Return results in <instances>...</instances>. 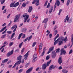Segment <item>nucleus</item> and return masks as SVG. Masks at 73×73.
<instances>
[{
	"label": "nucleus",
	"instance_id": "nucleus-1",
	"mask_svg": "<svg viewBox=\"0 0 73 73\" xmlns=\"http://www.w3.org/2000/svg\"><path fill=\"white\" fill-rule=\"evenodd\" d=\"M22 17H24V20L23 21L24 23H26L27 19L29 18V15L27 13L24 14L22 16Z\"/></svg>",
	"mask_w": 73,
	"mask_h": 73
},
{
	"label": "nucleus",
	"instance_id": "nucleus-2",
	"mask_svg": "<svg viewBox=\"0 0 73 73\" xmlns=\"http://www.w3.org/2000/svg\"><path fill=\"white\" fill-rule=\"evenodd\" d=\"M13 50H12L11 51H9L8 52L6 55V56L7 57H8L10 56H11L12 54H13Z\"/></svg>",
	"mask_w": 73,
	"mask_h": 73
},
{
	"label": "nucleus",
	"instance_id": "nucleus-3",
	"mask_svg": "<svg viewBox=\"0 0 73 73\" xmlns=\"http://www.w3.org/2000/svg\"><path fill=\"white\" fill-rule=\"evenodd\" d=\"M17 26L16 25H14L11 28V29L13 30V29H14V28L15 29L13 30V32H15L16 31V29H17Z\"/></svg>",
	"mask_w": 73,
	"mask_h": 73
},
{
	"label": "nucleus",
	"instance_id": "nucleus-4",
	"mask_svg": "<svg viewBox=\"0 0 73 73\" xmlns=\"http://www.w3.org/2000/svg\"><path fill=\"white\" fill-rule=\"evenodd\" d=\"M56 56V52L55 51H52V58H55Z\"/></svg>",
	"mask_w": 73,
	"mask_h": 73
},
{
	"label": "nucleus",
	"instance_id": "nucleus-5",
	"mask_svg": "<svg viewBox=\"0 0 73 73\" xmlns=\"http://www.w3.org/2000/svg\"><path fill=\"white\" fill-rule=\"evenodd\" d=\"M21 62V60H19V61H18L17 62H16L14 66L12 67L13 68H14L15 67H16V65H19V64H20Z\"/></svg>",
	"mask_w": 73,
	"mask_h": 73
},
{
	"label": "nucleus",
	"instance_id": "nucleus-6",
	"mask_svg": "<svg viewBox=\"0 0 73 73\" xmlns=\"http://www.w3.org/2000/svg\"><path fill=\"white\" fill-rule=\"evenodd\" d=\"M58 63L59 64H61L62 63V57H60L58 59Z\"/></svg>",
	"mask_w": 73,
	"mask_h": 73
},
{
	"label": "nucleus",
	"instance_id": "nucleus-7",
	"mask_svg": "<svg viewBox=\"0 0 73 73\" xmlns=\"http://www.w3.org/2000/svg\"><path fill=\"white\" fill-rule=\"evenodd\" d=\"M56 66H54V65H52L51 66H50V67L49 68V70H52V69H54L55 68H56Z\"/></svg>",
	"mask_w": 73,
	"mask_h": 73
},
{
	"label": "nucleus",
	"instance_id": "nucleus-8",
	"mask_svg": "<svg viewBox=\"0 0 73 73\" xmlns=\"http://www.w3.org/2000/svg\"><path fill=\"white\" fill-rule=\"evenodd\" d=\"M46 67H47L46 64L44 63L42 65V68L43 70H45L46 68Z\"/></svg>",
	"mask_w": 73,
	"mask_h": 73
},
{
	"label": "nucleus",
	"instance_id": "nucleus-9",
	"mask_svg": "<svg viewBox=\"0 0 73 73\" xmlns=\"http://www.w3.org/2000/svg\"><path fill=\"white\" fill-rule=\"evenodd\" d=\"M19 18V17H18V15H16L14 20V23H16L17 22Z\"/></svg>",
	"mask_w": 73,
	"mask_h": 73
},
{
	"label": "nucleus",
	"instance_id": "nucleus-10",
	"mask_svg": "<svg viewBox=\"0 0 73 73\" xmlns=\"http://www.w3.org/2000/svg\"><path fill=\"white\" fill-rule=\"evenodd\" d=\"M60 40L59 42L58 45H62V44H63V39L62 38L61 39L60 38Z\"/></svg>",
	"mask_w": 73,
	"mask_h": 73
},
{
	"label": "nucleus",
	"instance_id": "nucleus-11",
	"mask_svg": "<svg viewBox=\"0 0 73 73\" xmlns=\"http://www.w3.org/2000/svg\"><path fill=\"white\" fill-rule=\"evenodd\" d=\"M28 53H29V51H28L26 54L24 55V56L25 57V60H27V58H28V56H29V54H28Z\"/></svg>",
	"mask_w": 73,
	"mask_h": 73
},
{
	"label": "nucleus",
	"instance_id": "nucleus-12",
	"mask_svg": "<svg viewBox=\"0 0 73 73\" xmlns=\"http://www.w3.org/2000/svg\"><path fill=\"white\" fill-rule=\"evenodd\" d=\"M55 4L56 5L58 6V7H59V6H60V1L58 0H57L56 1V3H55Z\"/></svg>",
	"mask_w": 73,
	"mask_h": 73
},
{
	"label": "nucleus",
	"instance_id": "nucleus-13",
	"mask_svg": "<svg viewBox=\"0 0 73 73\" xmlns=\"http://www.w3.org/2000/svg\"><path fill=\"white\" fill-rule=\"evenodd\" d=\"M60 38H58L54 42V45H56L57 43H58V41L60 40Z\"/></svg>",
	"mask_w": 73,
	"mask_h": 73
},
{
	"label": "nucleus",
	"instance_id": "nucleus-14",
	"mask_svg": "<svg viewBox=\"0 0 73 73\" xmlns=\"http://www.w3.org/2000/svg\"><path fill=\"white\" fill-rule=\"evenodd\" d=\"M22 57V56H21V55H19L17 57V61H21Z\"/></svg>",
	"mask_w": 73,
	"mask_h": 73
},
{
	"label": "nucleus",
	"instance_id": "nucleus-15",
	"mask_svg": "<svg viewBox=\"0 0 73 73\" xmlns=\"http://www.w3.org/2000/svg\"><path fill=\"white\" fill-rule=\"evenodd\" d=\"M48 18H46L42 22V23H46L48 21Z\"/></svg>",
	"mask_w": 73,
	"mask_h": 73
},
{
	"label": "nucleus",
	"instance_id": "nucleus-16",
	"mask_svg": "<svg viewBox=\"0 0 73 73\" xmlns=\"http://www.w3.org/2000/svg\"><path fill=\"white\" fill-rule=\"evenodd\" d=\"M53 47L51 48H50V49H49V51H48L47 53V54H49V53H50L51 51H52H52H53Z\"/></svg>",
	"mask_w": 73,
	"mask_h": 73
},
{
	"label": "nucleus",
	"instance_id": "nucleus-17",
	"mask_svg": "<svg viewBox=\"0 0 73 73\" xmlns=\"http://www.w3.org/2000/svg\"><path fill=\"white\" fill-rule=\"evenodd\" d=\"M35 2V5L36 6H38L39 5V0H36Z\"/></svg>",
	"mask_w": 73,
	"mask_h": 73
},
{
	"label": "nucleus",
	"instance_id": "nucleus-18",
	"mask_svg": "<svg viewBox=\"0 0 73 73\" xmlns=\"http://www.w3.org/2000/svg\"><path fill=\"white\" fill-rule=\"evenodd\" d=\"M43 45L42 43H40L39 47V50H41L42 49Z\"/></svg>",
	"mask_w": 73,
	"mask_h": 73
},
{
	"label": "nucleus",
	"instance_id": "nucleus-19",
	"mask_svg": "<svg viewBox=\"0 0 73 73\" xmlns=\"http://www.w3.org/2000/svg\"><path fill=\"white\" fill-rule=\"evenodd\" d=\"M32 9H33L32 7V6L30 7L28 10V12H29V13H31L32 11Z\"/></svg>",
	"mask_w": 73,
	"mask_h": 73
},
{
	"label": "nucleus",
	"instance_id": "nucleus-20",
	"mask_svg": "<svg viewBox=\"0 0 73 73\" xmlns=\"http://www.w3.org/2000/svg\"><path fill=\"white\" fill-rule=\"evenodd\" d=\"M7 28V26H5V27H4L0 31V32L1 33V32H2L3 31H4L5 29Z\"/></svg>",
	"mask_w": 73,
	"mask_h": 73
},
{
	"label": "nucleus",
	"instance_id": "nucleus-21",
	"mask_svg": "<svg viewBox=\"0 0 73 73\" xmlns=\"http://www.w3.org/2000/svg\"><path fill=\"white\" fill-rule=\"evenodd\" d=\"M8 61V59H5L3 60H2V63H5V62H7V61Z\"/></svg>",
	"mask_w": 73,
	"mask_h": 73
},
{
	"label": "nucleus",
	"instance_id": "nucleus-22",
	"mask_svg": "<svg viewBox=\"0 0 73 73\" xmlns=\"http://www.w3.org/2000/svg\"><path fill=\"white\" fill-rule=\"evenodd\" d=\"M19 2H17V3H15V4L14 5L13 7H16L17 6H18L19 5Z\"/></svg>",
	"mask_w": 73,
	"mask_h": 73
},
{
	"label": "nucleus",
	"instance_id": "nucleus-23",
	"mask_svg": "<svg viewBox=\"0 0 73 73\" xmlns=\"http://www.w3.org/2000/svg\"><path fill=\"white\" fill-rule=\"evenodd\" d=\"M63 50L64 48L62 49V50L61 51H62V54H65L66 53V51H65V50Z\"/></svg>",
	"mask_w": 73,
	"mask_h": 73
},
{
	"label": "nucleus",
	"instance_id": "nucleus-24",
	"mask_svg": "<svg viewBox=\"0 0 73 73\" xmlns=\"http://www.w3.org/2000/svg\"><path fill=\"white\" fill-rule=\"evenodd\" d=\"M62 72L63 73H67L68 71L65 69H64L62 70Z\"/></svg>",
	"mask_w": 73,
	"mask_h": 73
},
{
	"label": "nucleus",
	"instance_id": "nucleus-25",
	"mask_svg": "<svg viewBox=\"0 0 73 73\" xmlns=\"http://www.w3.org/2000/svg\"><path fill=\"white\" fill-rule=\"evenodd\" d=\"M62 39H63V41H64L65 42L68 41V39H67V36H66L65 38H63Z\"/></svg>",
	"mask_w": 73,
	"mask_h": 73
},
{
	"label": "nucleus",
	"instance_id": "nucleus-26",
	"mask_svg": "<svg viewBox=\"0 0 73 73\" xmlns=\"http://www.w3.org/2000/svg\"><path fill=\"white\" fill-rule=\"evenodd\" d=\"M51 61H52V60H50L49 61L47 62V64H46L47 65V66H49V64H50V62H51Z\"/></svg>",
	"mask_w": 73,
	"mask_h": 73
},
{
	"label": "nucleus",
	"instance_id": "nucleus-27",
	"mask_svg": "<svg viewBox=\"0 0 73 73\" xmlns=\"http://www.w3.org/2000/svg\"><path fill=\"white\" fill-rule=\"evenodd\" d=\"M53 7H52L51 8V9L49 10V13H51L52 12V11H53Z\"/></svg>",
	"mask_w": 73,
	"mask_h": 73
},
{
	"label": "nucleus",
	"instance_id": "nucleus-28",
	"mask_svg": "<svg viewBox=\"0 0 73 73\" xmlns=\"http://www.w3.org/2000/svg\"><path fill=\"white\" fill-rule=\"evenodd\" d=\"M22 35H23V33H21L19 35V36H18V40H19L20 39V38H21V37L22 36Z\"/></svg>",
	"mask_w": 73,
	"mask_h": 73
},
{
	"label": "nucleus",
	"instance_id": "nucleus-29",
	"mask_svg": "<svg viewBox=\"0 0 73 73\" xmlns=\"http://www.w3.org/2000/svg\"><path fill=\"white\" fill-rule=\"evenodd\" d=\"M70 0H68L66 3L67 6H68V5H69L70 3Z\"/></svg>",
	"mask_w": 73,
	"mask_h": 73
},
{
	"label": "nucleus",
	"instance_id": "nucleus-30",
	"mask_svg": "<svg viewBox=\"0 0 73 73\" xmlns=\"http://www.w3.org/2000/svg\"><path fill=\"white\" fill-rule=\"evenodd\" d=\"M23 42H22L21 43H20L19 45V48H21V46L23 45Z\"/></svg>",
	"mask_w": 73,
	"mask_h": 73
},
{
	"label": "nucleus",
	"instance_id": "nucleus-31",
	"mask_svg": "<svg viewBox=\"0 0 73 73\" xmlns=\"http://www.w3.org/2000/svg\"><path fill=\"white\" fill-rule=\"evenodd\" d=\"M10 8H11V7H14V4H13V3H11L10 4Z\"/></svg>",
	"mask_w": 73,
	"mask_h": 73
},
{
	"label": "nucleus",
	"instance_id": "nucleus-32",
	"mask_svg": "<svg viewBox=\"0 0 73 73\" xmlns=\"http://www.w3.org/2000/svg\"><path fill=\"white\" fill-rule=\"evenodd\" d=\"M58 37H59V35L57 34L56 36L54 38V41H56V39L57 38H58Z\"/></svg>",
	"mask_w": 73,
	"mask_h": 73
},
{
	"label": "nucleus",
	"instance_id": "nucleus-33",
	"mask_svg": "<svg viewBox=\"0 0 73 73\" xmlns=\"http://www.w3.org/2000/svg\"><path fill=\"white\" fill-rule=\"evenodd\" d=\"M37 55L36 54H35L33 55V58H37Z\"/></svg>",
	"mask_w": 73,
	"mask_h": 73
},
{
	"label": "nucleus",
	"instance_id": "nucleus-34",
	"mask_svg": "<svg viewBox=\"0 0 73 73\" xmlns=\"http://www.w3.org/2000/svg\"><path fill=\"white\" fill-rule=\"evenodd\" d=\"M36 60H37V58H33V62H35Z\"/></svg>",
	"mask_w": 73,
	"mask_h": 73
},
{
	"label": "nucleus",
	"instance_id": "nucleus-35",
	"mask_svg": "<svg viewBox=\"0 0 73 73\" xmlns=\"http://www.w3.org/2000/svg\"><path fill=\"white\" fill-rule=\"evenodd\" d=\"M50 58V57H49V56H47L46 57V60H48Z\"/></svg>",
	"mask_w": 73,
	"mask_h": 73
},
{
	"label": "nucleus",
	"instance_id": "nucleus-36",
	"mask_svg": "<svg viewBox=\"0 0 73 73\" xmlns=\"http://www.w3.org/2000/svg\"><path fill=\"white\" fill-rule=\"evenodd\" d=\"M36 42H33V45H32V47H34L35 45H36Z\"/></svg>",
	"mask_w": 73,
	"mask_h": 73
},
{
	"label": "nucleus",
	"instance_id": "nucleus-37",
	"mask_svg": "<svg viewBox=\"0 0 73 73\" xmlns=\"http://www.w3.org/2000/svg\"><path fill=\"white\" fill-rule=\"evenodd\" d=\"M6 35L7 34H5L2 35L1 37L2 38H5V36H6Z\"/></svg>",
	"mask_w": 73,
	"mask_h": 73
},
{
	"label": "nucleus",
	"instance_id": "nucleus-38",
	"mask_svg": "<svg viewBox=\"0 0 73 73\" xmlns=\"http://www.w3.org/2000/svg\"><path fill=\"white\" fill-rule=\"evenodd\" d=\"M32 38V35H31V36H29L28 39V41H29Z\"/></svg>",
	"mask_w": 73,
	"mask_h": 73
},
{
	"label": "nucleus",
	"instance_id": "nucleus-39",
	"mask_svg": "<svg viewBox=\"0 0 73 73\" xmlns=\"http://www.w3.org/2000/svg\"><path fill=\"white\" fill-rule=\"evenodd\" d=\"M62 9H60L59 10V12L58 14V15H60V14H61V12H62Z\"/></svg>",
	"mask_w": 73,
	"mask_h": 73
},
{
	"label": "nucleus",
	"instance_id": "nucleus-40",
	"mask_svg": "<svg viewBox=\"0 0 73 73\" xmlns=\"http://www.w3.org/2000/svg\"><path fill=\"white\" fill-rule=\"evenodd\" d=\"M71 41L72 42V43L73 44V34H72L71 36Z\"/></svg>",
	"mask_w": 73,
	"mask_h": 73
},
{
	"label": "nucleus",
	"instance_id": "nucleus-41",
	"mask_svg": "<svg viewBox=\"0 0 73 73\" xmlns=\"http://www.w3.org/2000/svg\"><path fill=\"white\" fill-rule=\"evenodd\" d=\"M13 44V42H11L9 44V46H11Z\"/></svg>",
	"mask_w": 73,
	"mask_h": 73
},
{
	"label": "nucleus",
	"instance_id": "nucleus-42",
	"mask_svg": "<svg viewBox=\"0 0 73 73\" xmlns=\"http://www.w3.org/2000/svg\"><path fill=\"white\" fill-rule=\"evenodd\" d=\"M7 33H8V34H11V33H12V31H7Z\"/></svg>",
	"mask_w": 73,
	"mask_h": 73
},
{
	"label": "nucleus",
	"instance_id": "nucleus-43",
	"mask_svg": "<svg viewBox=\"0 0 73 73\" xmlns=\"http://www.w3.org/2000/svg\"><path fill=\"white\" fill-rule=\"evenodd\" d=\"M56 53H58V52L59 53V52H60V49L58 48L57 49H56Z\"/></svg>",
	"mask_w": 73,
	"mask_h": 73
},
{
	"label": "nucleus",
	"instance_id": "nucleus-44",
	"mask_svg": "<svg viewBox=\"0 0 73 73\" xmlns=\"http://www.w3.org/2000/svg\"><path fill=\"white\" fill-rule=\"evenodd\" d=\"M24 51V48H23L21 50V54H23V53Z\"/></svg>",
	"mask_w": 73,
	"mask_h": 73
},
{
	"label": "nucleus",
	"instance_id": "nucleus-45",
	"mask_svg": "<svg viewBox=\"0 0 73 73\" xmlns=\"http://www.w3.org/2000/svg\"><path fill=\"white\" fill-rule=\"evenodd\" d=\"M23 7H26V4L25 3H24L22 5Z\"/></svg>",
	"mask_w": 73,
	"mask_h": 73
},
{
	"label": "nucleus",
	"instance_id": "nucleus-46",
	"mask_svg": "<svg viewBox=\"0 0 73 73\" xmlns=\"http://www.w3.org/2000/svg\"><path fill=\"white\" fill-rule=\"evenodd\" d=\"M12 21L11 20L10 21V22L8 24V27H10V26L11 25V24H12Z\"/></svg>",
	"mask_w": 73,
	"mask_h": 73
},
{
	"label": "nucleus",
	"instance_id": "nucleus-47",
	"mask_svg": "<svg viewBox=\"0 0 73 73\" xmlns=\"http://www.w3.org/2000/svg\"><path fill=\"white\" fill-rule=\"evenodd\" d=\"M23 70V69H20L19 71V73H21V72H22Z\"/></svg>",
	"mask_w": 73,
	"mask_h": 73
},
{
	"label": "nucleus",
	"instance_id": "nucleus-48",
	"mask_svg": "<svg viewBox=\"0 0 73 73\" xmlns=\"http://www.w3.org/2000/svg\"><path fill=\"white\" fill-rule=\"evenodd\" d=\"M44 54H45V51H43V52L41 54V56H43Z\"/></svg>",
	"mask_w": 73,
	"mask_h": 73
},
{
	"label": "nucleus",
	"instance_id": "nucleus-49",
	"mask_svg": "<svg viewBox=\"0 0 73 73\" xmlns=\"http://www.w3.org/2000/svg\"><path fill=\"white\" fill-rule=\"evenodd\" d=\"M47 4H48V1H46L45 2V4L44 5V6L45 7V6L47 5Z\"/></svg>",
	"mask_w": 73,
	"mask_h": 73
},
{
	"label": "nucleus",
	"instance_id": "nucleus-50",
	"mask_svg": "<svg viewBox=\"0 0 73 73\" xmlns=\"http://www.w3.org/2000/svg\"><path fill=\"white\" fill-rule=\"evenodd\" d=\"M7 29H6L5 31L2 33V34H4L6 32H7Z\"/></svg>",
	"mask_w": 73,
	"mask_h": 73
},
{
	"label": "nucleus",
	"instance_id": "nucleus-51",
	"mask_svg": "<svg viewBox=\"0 0 73 73\" xmlns=\"http://www.w3.org/2000/svg\"><path fill=\"white\" fill-rule=\"evenodd\" d=\"M58 32L57 31V30H56L55 31H54V36H56V35L57 33Z\"/></svg>",
	"mask_w": 73,
	"mask_h": 73
},
{
	"label": "nucleus",
	"instance_id": "nucleus-52",
	"mask_svg": "<svg viewBox=\"0 0 73 73\" xmlns=\"http://www.w3.org/2000/svg\"><path fill=\"white\" fill-rule=\"evenodd\" d=\"M5 0H3V1H2L1 2V4H3L4 3V2H5Z\"/></svg>",
	"mask_w": 73,
	"mask_h": 73
},
{
	"label": "nucleus",
	"instance_id": "nucleus-53",
	"mask_svg": "<svg viewBox=\"0 0 73 73\" xmlns=\"http://www.w3.org/2000/svg\"><path fill=\"white\" fill-rule=\"evenodd\" d=\"M47 25V23H45V24L44 25V29L46 28V27Z\"/></svg>",
	"mask_w": 73,
	"mask_h": 73
},
{
	"label": "nucleus",
	"instance_id": "nucleus-54",
	"mask_svg": "<svg viewBox=\"0 0 73 73\" xmlns=\"http://www.w3.org/2000/svg\"><path fill=\"white\" fill-rule=\"evenodd\" d=\"M50 7V3H49L47 5V6L46 7L47 8H49Z\"/></svg>",
	"mask_w": 73,
	"mask_h": 73
},
{
	"label": "nucleus",
	"instance_id": "nucleus-55",
	"mask_svg": "<svg viewBox=\"0 0 73 73\" xmlns=\"http://www.w3.org/2000/svg\"><path fill=\"white\" fill-rule=\"evenodd\" d=\"M29 63H27L25 65V67L27 68V67H28V66H29Z\"/></svg>",
	"mask_w": 73,
	"mask_h": 73
},
{
	"label": "nucleus",
	"instance_id": "nucleus-56",
	"mask_svg": "<svg viewBox=\"0 0 73 73\" xmlns=\"http://www.w3.org/2000/svg\"><path fill=\"white\" fill-rule=\"evenodd\" d=\"M56 28H57V26L56 25H55V27L54 28V31H55Z\"/></svg>",
	"mask_w": 73,
	"mask_h": 73
},
{
	"label": "nucleus",
	"instance_id": "nucleus-57",
	"mask_svg": "<svg viewBox=\"0 0 73 73\" xmlns=\"http://www.w3.org/2000/svg\"><path fill=\"white\" fill-rule=\"evenodd\" d=\"M72 52H73V50H70L69 54H71Z\"/></svg>",
	"mask_w": 73,
	"mask_h": 73
},
{
	"label": "nucleus",
	"instance_id": "nucleus-58",
	"mask_svg": "<svg viewBox=\"0 0 73 73\" xmlns=\"http://www.w3.org/2000/svg\"><path fill=\"white\" fill-rule=\"evenodd\" d=\"M25 37V34H24L23 35L22 38H24Z\"/></svg>",
	"mask_w": 73,
	"mask_h": 73
},
{
	"label": "nucleus",
	"instance_id": "nucleus-59",
	"mask_svg": "<svg viewBox=\"0 0 73 73\" xmlns=\"http://www.w3.org/2000/svg\"><path fill=\"white\" fill-rule=\"evenodd\" d=\"M49 37L50 38H52V34H50L49 35Z\"/></svg>",
	"mask_w": 73,
	"mask_h": 73
},
{
	"label": "nucleus",
	"instance_id": "nucleus-60",
	"mask_svg": "<svg viewBox=\"0 0 73 73\" xmlns=\"http://www.w3.org/2000/svg\"><path fill=\"white\" fill-rule=\"evenodd\" d=\"M62 69V66H60L58 68V69L59 70H61V69Z\"/></svg>",
	"mask_w": 73,
	"mask_h": 73
},
{
	"label": "nucleus",
	"instance_id": "nucleus-61",
	"mask_svg": "<svg viewBox=\"0 0 73 73\" xmlns=\"http://www.w3.org/2000/svg\"><path fill=\"white\" fill-rule=\"evenodd\" d=\"M7 12V9H5L3 11V13H5Z\"/></svg>",
	"mask_w": 73,
	"mask_h": 73
},
{
	"label": "nucleus",
	"instance_id": "nucleus-62",
	"mask_svg": "<svg viewBox=\"0 0 73 73\" xmlns=\"http://www.w3.org/2000/svg\"><path fill=\"white\" fill-rule=\"evenodd\" d=\"M5 45L2 46L0 48V49H1L2 48H4V47H5Z\"/></svg>",
	"mask_w": 73,
	"mask_h": 73
},
{
	"label": "nucleus",
	"instance_id": "nucleus-63",
	"mask_svg": "<svg viewBox=\"0 0 73 73\" xmlns=\"http://www.w3.org/2000/svg\"><path fill=\"white\" fill-rule=\"evenodd\" d=\"M5 6H4L2 7V11H3V10L5 8Z\"/></svg>",
	"mask_w": 73,
	"mask_h": 73
},
{
	"label": "nucleus",
	"instance_id": "nucleus-64",
	"mask_svg": "<svg viewBox=\"0 0 73 73\" xmlns=\"http://www.w3.org/2000/svg\"><path fill=\"white\" fill-rule=\"evenodd\" d=\"M69 23H71L72 22V19H69L68 21Z\"/></svg>",
	"mask_w": 73,
	"mask_h": 73
}]
</instances>
